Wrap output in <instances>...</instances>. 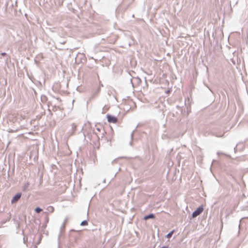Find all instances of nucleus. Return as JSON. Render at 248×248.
I'll list each match as a JSON object with an SVG mask.
<instances>
[{
	"instance_id": "9d476101",
	"label": "nucleus",
	"mask_w": 248,
	"mask_h": 248,
	"mask_svg": "<svg viewBox=\"0 0 248 248\" xmlns=\"http://www.w3.org/2000/svg\"><path fill=\"white\" fill-rule=\"evenodd\" d=\"M161 248H168V247H162Z\"/></svg>"
},
{
	"instance_id": "f257e3e1",
	"label": "nucleus",
	"mask_w": 248,
	"mask_h": 248,
	"mask_svg": "<svg viewBox=\"0 0 248 248\" xmlns=\"http://www.w3.org/2000/svg\"><path fill=\"white\" fill-rule=\"evenodd\" d=\"M107 119H108V121L109 123L115 124V123H116L117 122L118 119L114 116H112V115H109V114H108L107 115Z\"/></svg>"
},
{
	"instance_id": "6e6552de",
	"label": "nucleus",
	"mask_w": 248,
	"mask_h": 248,
	"mask_svg": "<svg viewBox=\"0 0 248 248\" xmlns=\"http://www.w3.org/2000/svg\"><path fill=\"white\" fill-rule=\"evenodd\" d=\"M87 224H88V223L86 221H83L81 223V225H87Z\"/></svg>"
},
{
	"instance_id": "0eeeda50",
	"label": "nucleus",
	"mask_w": 248,
	"mask_h": 248,
	"mask_svg": "<svg viewBox=\"0 0 248 248\" xmlns=\"http://www.w3.org/2000/svg\"><path fill=\"white\" fill-rule=\"evenodd\" d=\"M35 211L36 212L39 213L42 211V209L40 208L39 207H37L35 208Z\"/></svg>"
},
{
	"instance_id": "423d86ee",
	"label": "nucleus",
	"mask_w": 248,
	"mask_h": 248,
	"mask_svg": "<svg viewBox=\"0 0 248 248\" xmlns=\"http://www.w3.org/2000/svg\"><path fill=\"white\" fill-rule=\"evenodd\" d=\"M173 232H174V231H173H173H171L170 232H169V233L167 235V237L168 238H170L171 237V236H172V234L173 233Z\"/></svg>"
},
{
	"instance_id": "7ed1b4c3",
	"label": "nucleus",
	"mask_w": 248,
	"mask_h": 248,
	"mask_svg": "<svg viewBox=\"0 0 248 248\" xmlns=\"http://www.w3.org/2000/svg\"><path fill=\"white\" fill-rule=\"evenodd\" d=\"M21 193H18L16 194L13 198L11 201L12 203H14L16 202L21 197Z\"/></svg>"
},
{
	"instance_id": "f03ea898",
	"label": "nucleus",
	"mask_w": 248,
	"mask_h": 248,
	"mask_svg": "<svg viewBox=\"0 0 248 248\" xmlns=\"http://www.w3.org/2000/svg\"><path fill=\"white\" fill-rule=\"evenodd\" d=\"M203 211V208L202 206H200L199 208H198L196 211H195L193 214H192V217L193 218L196 217L197 216H199L200 214H201L202 211Z\"/></svg>"
},
{
	"instance_id": "1a4fd4ad",
	"label": "nucleus",
	"mask_w": 248,
	"mask_h": 248,
	"mask_svg": "<svg viewBox=\"0 0 248 248\" xmlns=\"http://www.w3.org/2000/svg\"><path fill=\"white\" fill-rule=\"evenodd\" d=\"M1 55L2 56H5L6 55V53H1Z\"/></svg>"
},
{
	"instance_id": "20e7f679",
	"label": "nucleus",
	"mask_w": 248,
	"mask_h": 248,
	"mask_svg": "<svg viewBox=\"0 0 248 248\" xmlns=\"http://www.w3.org/2000/svg\"><path fill=\"white\" fill-rule=\"evenodd\" d=\"M110 107L108 105H105L102 109V113H106L109 109Z\"/></svg>"
},
{
	"instance_id": "39448f33",
	"label": "nucleus",
	"mask_w": 248,
	"mask_h": 248,
	"mask_svg": "<svg viewBox=\"0 0 248 248\" xmlns=\"http://www.w3.org/2000/svg\"><path fill=\"white\" fill-rule=\"evenodd\" d=\"M155 218V216L153 214H151L148 216H145L144 217V219L147 220L149 218Z\"/></svg>"
}]
</instances>
